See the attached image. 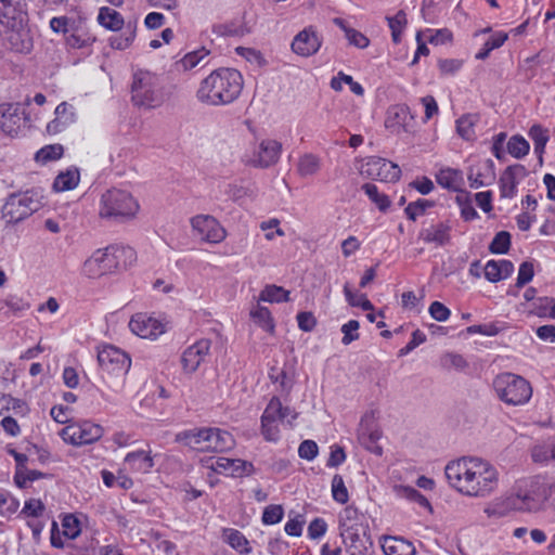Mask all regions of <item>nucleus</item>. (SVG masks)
I'll list each match as a JSON object with an SVG mask.
<instances>
[{
	"instance_id": "nucleus-3",
	"label": "nucleus",
	"mask_w": 555,
	"mask_h": 555,
	"mask_svg": "<svg viewBox=\"0 0 555 555\" xmlns=\"http://www.w3.org/2000/svg\"><path fill=\"white\" fill-rule=\"evenodd\" d=\"M135 260V251L129 246H108L94 250L81 266V275L88 279H100L114 273L120 268V261Z\"/></svg>"
},
{
	"instance_id": "nucleus-63",
	"label": "nucleus",
	"mask_w": 555,
	"mask_h": 555,
	"mask_svg": "<svg viewBox=\"0 0 555 555\" xmlns=\"http://www.w3.org/2000/svg\"><path fill=\"white\" fill-rule=\"evenodd\" d=\"M64 534L70 539H75L79 532V521L73 515H67L63 519Z\"/></svg>"
},
{
	"instance_id": "nucleus-5",
	"label": "nucleus",
	"mask_w": 555,
	"mask_h": 555,
	"mask_svg": "<svg viewBox=\"0 0 555 555\" xmlns=\"http://www.w3.org/2000/svg\"><path fill=\"white\" fill-rule=\"evenodd\" d=\"M493 388L499 399L507 405H524L532 397L530 383L513 373L499 374L493 379Z\"/></svg>"
},
{
	"instance_id": "nucleus-32",
	"label": "nucleus",
	"mask_w": 555,
	"mask_h": 555,
	"mask_svg": "<svg viewBox=\"0 0 555 555\" xmlns=\"http://www.w3.org/2000/svg\"><path fill=\"white\" fill-rule=\"evenodd\" d=\"M98 21L100 25L113 31L120 30L125 23L119 12L107 7L100 9Z\"/></svg>"
},
{
	"instance_id": "nucleus-24",
	"label": "nucleus",
	"mask_w": 555,
	"mask_h": 555,
	"mask_svg": "<svg viewBox=\"0 0 555 555\" xmlns=\"http://www.w3.org/2000/svg\"><path fill=\"white\" fill-rule=\"evenodd\" d=\"M514 271L509 260H489L485 266V276L489 282L495 283L507 279Z\"/></svg>"
},
{
	"instance_id": "nucleus-16",
	"label": "nucleus",
	"mask_w": 555,
	"mask_h": 555,
	"mask_svg": "<svg viewBox=\"0 0 555 555\" xmlns=\"http://www.w3.org/2000/svg\"><path fill=\"white\" fill-rule=\"evenodd\" d=\"M26 0H0V23L15 28L27 17Z\"/></svg>"
},
{
	"instance_id": "nucleus-7",
	"label": "nucleus",
	"mask_w": 555,
	"mask_h": 555,
	"mask_svg": "<svg viewBox=\"0 0 555 555\" xmlns=\"http://www.w3.org/2000/svg\"><path fill=\"white\" fill-rule=\"evenodd\" d=\"M41 207V198L34 190L13 193L5 199L1 218L7 224H16Z\"/></svg>"
},
{
	"instance_id": "nucleus-41",
	"label": "nucleus",
	"mask_w": 555,
	"mask_h": 555,
	"mask_svg": "<svg viewBox=\"0 0 555 555\" xmlns=\"http://www.w3.org/2000/svg\"><path fill=\"white\" fill-rule=\"evenodd\" d=\"M134 37L135 26L128 23L122 34L109 38V44L113 49L125 50L131 46Z\"/></svg>"
},
{
	"instance_id": "nucleus-50",
	"label": "nucleus",
	"mask_w": 555,
	"mask_h": 555,
	"mask_svg": "<svg viewBox=\"0 0 555 555\" xmlns=\"http://www.w3.org/2000/svg\"><path fill=\"white\" fill-rule=\"evenodd\" d=\"M332 495L340 504H345L349 499L348 490L340 475H334L332 479Z\"/></svg>"
},
{
	"instance_id": "nucleus-46",
	"label": "nucleus",
	"mask_w": 555,
	"mask_h": 555,
	"mask_svg": "<svg viewBox=\"0 0 555 555\" xmlns=\"http://www.w3.org/2000/svg\"><path fill=\"white\" fill-rule=\"evenodd\" d=\"M320 169V160L312 154H306L298 162V172L302 177L312 176Z\"/></svg>"
},
{
	"instance_id": "nucleus-15",
	"label": "nucleus",
	"mask_w": 555,
	"mask_h": 555,
	"mask_svg": "<svg viewBox=\"0 0 555 555\" xmlns=\"http://www.w3.org/2000/svg\"><path fill=\"white\" fill-rule=\"evenodd\" d=\"M414 124V118L406 105L398 104L388 108L385 126L392 135L412 133Z\"/></svg>"
},
{
	"instance_id": "nucleus-60",
	"label": "nucleus",
	"mask_w": 555,
	"mask_h": 555,
	"mask_svg": "<svg viewBox=\"0 0 555 555\" xmlns=\"http://www.w3.org/2000/svg\"><path fill=\"white\" fill-rule=\"evenodd\" d=\"M318 453L319 448L313 440H305L299 444L298 455L304 460L312 461L317 457Z\"/></svg>"
},
{
	"instance_id": "nucleus-39",
	"label": "nucleus",
	"mask_w": 555,
	"mask_h": 555,
	"mask_svg": "<svg viewBox=\"0 0 555 555\" xmlns=\"http://www.w3.org/2000/svg\"><path fill=\"white\" fill-rule=\"evenodd\" d=\"M259 300L268 302H285L289 300V292L285 291L281 286L268 285L261 291Z\"/></svg>"
},
{
	"instance_id": "nucleus-4",
	"label": "nucleus",
	"mask_w": 555,
	"mask_h": 555,
	"mask_svg": "<svg viewBox=\"0 0 555 555\" xmlns=\"http://www.w3.org/2000/svg\"><path fill=\"white\" fill-rule=\"evenodd\" d=\"M131 101L133 105L152 109L164 102V91L159 78L147 70H137L131 83Z\"/></svg>"
},
{
	"instance_id": "nucleus-35",
	"label": "nucleus",
	"mask_w": 555,
	"mask_h": 555,
	"mask_svg": "<svg viewBox=\"0 0 555 555\" xmlns=\"http://www.w3.org/2000/svg\"><path fill=\"white\" fill-rule=\"evenodd\" d=\"M223 540L232 548H234L241 554H249L251 552V547L249 546L248 540L241 531L236 529H224Z\"/></svg>"
},
{
	"instance_id": "nucleus-43",
	"label": "nucleus",
	"mask_w": 555,
	"mask_h": 555,
	"mask_svg": "<svg viewBox=\"0 0 555 555\" xmlns=\"http://www.w3.org/2000/svg\"><path fill=\"white\" fill-rule=\"evenodd\" d=\"M507 33H496L492 37H490L483 44L482 49L476 54L477 60H486L490 52L494 49H498L504 44L507 40Z\"/></svg>"
},
{
	"instance_id": "nucleus-58",
	"label": "nucleus",
	"mask_w": 555,
	"mask_h": 555,
	"mask_svg": "<svg viewBox=\"0 0 555 555\" xmlns=\"http://www.w3.org/2000/svg\"><path fill=\"white\" fill-rule=\"evenodd\" d=\"M283 508L281 505H269L264 508L262 514V521L266 525H274L281 521L283 517Z\"/></svg>"
},
{
	"instance_id": "nucleus-28",
	"label": "nucleus",
	"mask_w": 555,
	"mask_h": 555,
	"mask_svg": "<svg viewBox=\"0 0 555 555\" xmlns=\"http://www.w3.org/2000/svg\"><path fill=\"white\" fill-rule=\"evenodd\" d=\"M522 171L524 167L520 165L508 166L500 177V192L504 198H512L516 194V186L518 181L516 180V171Z\"/></svg>"
},
{
	"instance_id": "nucleus-37",
	"label": "nucleus",
	"mask_w": 555,
	"mask_h": 555,
	"mask_svg": "<svg viewBox=\"0 0 555 555\" xmlns=\"http://www.w3.org/2000/svg\"><path fill=\"white\" fill-rule=\"evenodd\" d=\"M233 446V437L230 433L210 428V452H223Z\"/></svg>"
},
{
	"instance_id": "nucleus-14",
	"label": "nucleus",
	"mask_w": 555,
	"mask_h": 555,
	"mask_svg": "<svg viewBox=\"0 0 555 555\" xmlns=\"http://www.w3.org/2000/svg\"><path fill=\"white\" fill-rule=\"evenodd\" d=\"M194 232L205 242L218 244L227 237L225 229L210 215H197L191 219Z\"/></svg>"
},
{
	"instance_id": "nucleus-33",
	"label": "nucleus",
	"mask_w": 555,
	"mask_h": 555,
	"mask_svg": "<svg viewBox=\"0 0 555 555\" xmlns=\"http://www.w3.org/2000/svg\"><path fill=\"white\" fill-rule=\"evenodd\" d=\"M333 22L345 33V37L348 40L349 44L354 46L359 49H364L369 47V38L362 33L358 31L357 29L349 27L343 18L336 17L333 20Z\"/></svg>"
},
{
	"instance_id": "nucleus-61",
	"label": "nucleus",
	"mask_w": 555,
	"mask_h": 555,
	"mask_svg": "<svg viewBox=\"0 0 555 555\" xmlns=\"http://www.w3.org/2000/svg\"><path fill=\"white\" fill-rule=\"evenodd\" d=\"M261 431L266 440L276 441L280 437L279 422L261 420Z\"/></svg>"
},
{
	"instance_id": "nucleus-20",
	"label": "nucleus",
	"mask_w": 555,
	"mask_h": 555,
	"mask_svg": "<svg viewBox=\"0 0 555 555\" xmlns=\"http://www.w3.org/2000/svg\"><path fill=\"white\" fill-rule=\"evenodd\" d=\"M320 48L321 39L312 26H309L299 31L292 42V50L301 56L313 55L319 51Z\"/></svg>"
},
{
	"instance_id": "nucleus-21",
	"label": "nucleus",
	"mask_w": 555,
	"mask_h": 555,
	"mask_svg": "<svg viewBox=\"0 0 555 555\" xmlns=\"http://www.w3.org/2000/svg\"><path fill=\"white\" fill-rule=\"evenodd\" d=\"M176 439L196 451L210 452V428L183 431Z\"/></svg>"
},
{
	"instance_id": "nucleus-25",
	"label": "nucleus",
	"mask_w": 555,
	"mask_h": 555,
	"mask_svg": "<svg viewBox=\"0 0 555 555\" xmlns=\"http://www.w3.org/2000/svg\"><path fill=\"white\" fill-rule=\"evenodd\" d=\"M125 464L128 465L132 472L146 474L153 468L154 461L151 456V451L138 450L126 455Z\"/></svg>"
},
{
	"instance_id": "nucleus-34",
	"label": "nucleus",
	"mask_w": 555,
	"mask_h": 555,
	"mask_svg": "<svg viewBox=\"0 0 555 555\" xmlns=\"http://www.w3.org/2000/svg\"><path fill=\"white\" fill-rule=\"evenodd\" d=\"M363 518V515L360 514L357 508L347 506L344 508L339 516L340 532H345L358 527H364Z\"/></svg>"
},
{
	"instance_id": "nucleus-56",
	"label": "nucleus",
	"mask_w": 555,
	"mask_h": 555,
	"mask_svg": "<svg viewBox=\"0 0 555 555\" xmlns=\"http://www.w3.org/2000/svg\"><path fill=\"white\" fill-rule=\"evenodd\" d=\"M207 55L208 51L206 49L193 51L184 55V57L181 60V65L184 69H192Z\"/></svg>"
},
{
	"instance_id": "nucleus-40",
	"label": "nucleus",
	"mask_w": 555,
	"mask_h": 555,
	"mask_svg": "<svg viewBox=\"0 0 555 555\" xmlns=\"http://www.w3.org/2000/svg\"><path fill=\"white\" fill-rule=\"evenodd\" d=\"M362 190L380 211H386L389 208V197L386 194L380 193L375 184L364 183L362 185Z\"/></svg>"
},
{
	"instance_id": "nucleus-44",
	"label": "nucleus",
	"mask_w": 555,
	"mask_h": 555,
	"mask_svg": "<svg viewBox=\"0 0 555 555\" xmlns=\"http://www.w3.org/2000/svg\"><path fill=\"white\" fill-rule=\"evenodd\" d=\"M440 365L446 370L463 371L468 366L467 361L462 354L455 352H447L440 358Z\"/></svg>"
},
{
	"instance_id": "nucleus-52",
	"label": "nucleus",
	"mask_w": 555,
	"mask_h": 555,
	"mask_svg": "<svg viewBox=\"0 0 555 555\" xmlns=\"http://www.w3.org/2000/svg\"><path fill=\"white\" fill-rule=\"evenodd\" d=\"M344 293L349 305L353 307H360L364 311L373 310L372 302L366 298L364 294L356 295L351 292L348 285H345Z\"/></svg>"
},
{
	"instance_id": "nucleus-10",
	"label": "nucleus",
	"mask_w": 555,
	"mask_h": 555,
	"mask_svg": "<svg viewBox=\"0 0 555 555\" xmlns=\"http://www.w3.org/2000/svg\"><path fill=\"white\" fill-rule=\"evenodd\" d=\"M60 436L66 443L79 447L98 441L103 436V428L90 421L75 422L67 424Z\"/></svg>"
},
{
	"instance_id": "nucleus-27",
	"label": "nucleus",
	"mask_w": 555,
	"mask_h": 555,
	"mask_svg": "<svg viewBox=\"0 0 555 555\" xmlns=\"http://www.w3.org/2000/svg\"><path fill=\"white\" fill-rule=\"evenodd\" d=\"M382 548L385 555H414L415 553L411 542L397 537H385Z\"/></svg>"
},
{
	"instance_id": "nucleus-47",
	"label": "nucleus",
	"mask_w": 555,
	"mask_h": 555,
	"mask_svg": "<svg viewBox=\"0 0 555 555\" xmlns=\"http://www.w3.org/2000/svg\"><path fill=\"white\" fill-rule=\"evenodd\" d=\"M250 317L254 319L256 323H258L264 330L269 332L273 331V319L271 317V312L267 307L257 306L254 310L250 311Z\"/></svg>"
},
{
	"instance_id": "nucleus-17",
	"label": "nucleus",
	"mask_w": 555,
	"mask_h": 555,
	"mask_svg": "<svg viewBox=\"0 0 555 555\" xmlns=\"http://www.w3.org/2000/svg\"><path fill=\"white\" fill-rule=\"evenodd\" d=\"M129 327L135 335L150 339H155L165 332V325L160 321L142 313L131 318Z\"/></svg>"
},
{
	"instance_id": "nucleus-9",
	"label": "nucleus",
	"mask_w": 555,
	"mask_h": 555,
	"mask_svg": "<svg viewBox=\"0 0 555 555\" xmlns=\"http://www.w3.org/2000/svg\"><path fill=\"white\" fill-rule=\"evenodd\" d=\"M540 507V503L528 494H512L505 499L495 500L490 503L485 513L488 517L501 518L511 511L532 512Z\"/></svg>"
},
{
	"instance_id": "nucleus-23",
	"label": "nucleus",
	"mask_w": 555,
	"mask_h": 555,
	"mask_svg": "<svg viewBox=\"0 0 555 555\" xmlns=\"http://www.w3.org/2000/svg\"><path fill=\"white\" fill-rule=\"evenodd\" d=\"M450 231V225L443 222H437L423 228L418 237L425 243L444 246L449 244L451 240Z\"/></svg>"
},
{
	"instance_id": "nucleus-51",
	"label": "nucleus",
	"mask_w": 555,
	"mask_h": 555,
	"mask_svg": "<svg viewBox=\"0 0 555 555\" xmlns=\"http://www.w3.org/2000/svg\"><path fill=\"white\" fill-rule=\"evenodd\" d=\"M269 377L273 383H279L280 391L288 395L293 388V382L287 377L285 371L272 367Z\"/></svg>"
},
{
	"instance_id": "nucleus-57",
	"label": "nucleus",
	"mask_w": 555,
	"mask_h": 555,
	"mask_svg": "<svg viewBox=\"0 0 555 555\" xmlns=\"http://www.w3.org/2000/svg\"><path fill=\"white\" fill-rule=\"evenodd\" d=\"M506 150L515 158L525 157L530 150L528 141H507Z\"/></svg>"
},
{
	"instance_id": "nucleus-59",
	"label": "nucleus",
	"mask_w": 555,
	"mask_h": 555,
	"mask_svg": "<svg viewBox=\"0 0 555 555\" xmlns=\"http://www.w3.org/2000/svg\"><path fill=\"white\" fill-rule=\"evenodd\" d=\"M428 312L430 317L438 321V322H444L450 318L451 311L448 307H446L440 301H434L430 304Z\"/></svg>"
},
{
	"instance_id": "nucleus-42",
	"label": "nucleus",
	"mask_w": 555,
	"mask_h": 555,
	"mask_svg": "<svg viewBox=\"0 0 555 555\" xmlns=\"http://www.w3.org/2000/svg\"><path fill=\"white\" fill-rule=\"evenodd\" d=\"M479 121L477 114H465L456 120V132L463 139L475 134L474 128Z\"/></svg>"
},
{
	"instance_id": "nucleus-54",
	"label": "nucleus",
	"mask_w": 555,
	"mask_h": 555,
	"mask_svg": "<svg viewBox=\"0 0 555 555\" xmlns=\"http://www.w3.org/2000/svg\"><path fill=\"white\" fill-rule=\"evenodd\" d=\"M456 202L461 207V216L464 220L470 221L478 216L476 209L472 206L469 202L468 194L463 193L457 195Z\"/></svg>"
},
{
	"instance_id": "nucleus-26",
	"label": "nucleus",
	"mask_w": 555,
	"mask_h": 555,
	"mask_svg": "<svg viewBox=\"0 0 555 555\" xmlns=\"http://www.w3.org/2000/svg\"><path fill=\"white\" fill-rule=\"evenodd\" d=\"M288 416H291L288 423L292 424V421L296 420L297 413L292 411L289 408L282 406L280 399L278 397H273L268 403L261 420L283 422Z\"/></svg>"
},
{
	"instance_id": "nucleus-45",
	"label": "nucleus",
	"mask_w": 555,
	"mask_h": 555,
	"mask_svg": "<svg viewBox=\"0 0 555 555\" xmlns=\"http://www.w3.org/2000/svg\"><path fill=\"white\" fill-rule=\"evenodd\" d=\"M388 26L391 29V37L395 43H399L401 40V33L406 25V14L403 11H399L395 16L387 17Z\"/></svg>"
},
{
	"instance_id": "nucleus-6",
	"label": "nucleus",
	"mask_w": 555,
	"mask_h": 555,
	"mask_svg": "<svg viewBox=\"0 0 555 555\" xmlns=\"http://www.w3.org/2000/svg\"><path fill=\"white\" fill-rule=\"evenodd\" d=\"M139 210V204L127 191L119 189L107 190L101 197L100 217L113 220L133 218Z\"/></svg>"
},
{
	"instance_id": "nucleus-1",
	"label": "nucleus",
	"mask_w": 555,
	"mask_h": 555,
	"mask_svg": "<svg viewBox=\"0 0 555 555\" xmlns=\"http://www.w3.org/2000/svg\"><path fill=\"white\" fill-rule=\"evenodd\" d=\"M444 474L452 488L470 498H487L499 485L496 468L480 457L463 456L451 461Z\"/></svg>"
},
{
	"instance_id": "nucleus-13",
	"label": "nucleus",
	"mask_w": 555,
	"mask_h": 555,
	"mask_svg": "<svg viewBox=\"0 0 555 555\" xmlns=\"http://www.w3.org/2000/svg\"><path fill=\"white\" fill-rule=\"evenodd\" d=\"M281 149L279 141H255L253 151L244 155V162L254 167L267 168L278 162Z\"/></svg>"
},
{
	"instance_id": "nucleus-22",
	"label": "nucleus",
	"mask_w": 555,
	"mask_h": 555,
	"mask_svg": "<svg viewBox=\"0 0 555 555\" xmlns=\"http://www.w3.org/2000/svg\"><path fill=\"white\" fill-rule=\"evenodd\" d=\"M210 467L218 474H229L231 476H241L250 474L253 464L240 459L218 457Z\"/></svg>"
},
{
	"instance_id": "nucleus-19",
	"label": "nucleus",
	"mask_w": 555,
	"mask_h": 555,
	"mask_svg": "<svg viewBox=\"0 0 555 555\" xmlns=\"http://www.w3.org/2000/svg\"><path fill=\"white\" fill-rule=\"evenodd\" d=\"M210 350V340L201 339L188 347L181 357V364L185 373H194L201 363L208 356Z\"/></svg>"
},
{
	"instance_id": "nucleus-30",
	"label": "nucleus",
	"mask_w": 555,
	"mask_h": 555,
	"mask_svg": "<svg viewBox=\"0 0 555 555\" xmlns=\"http://www.w3.org/2000/svg\"><path fill=\"white\" fill-rule=\"evenodd\" d=\"M80 181V173L77 168H68L61 171L53 182V190L56 192H65L74 190Z\"/></svg>"
},
{
	"instance_id": "nucleus-38",
	"label": "nucleus",
	"mask_w": 555,
	"mask_h": 555,
	"mask_svg": "<svg viewBox=\"0 0 555 555\" xmlns=\"http://www.w3.org/2000/svg\"><path fill=\"white\" fill-rule=\"evenodd\" d=\"M63 153L64 147L59 143L46 145L35 154V160L41 165H46L60 159Z\"/></svg>"
},
{
	"instance_id": "nucleus-55",
	"label": "nucleus",
	"mask_w": 555,
	"mask_h": 555,
	"mask_svg": "<svg viewBox=\"0 0 555 555\" xmlns=\"http://www.w3.org/2000/svg\"><path fill=\"white\" fill-rule=\"evenodd\" d=\"M359 322L357 320H350L341 326V333L344 334L341 343L349 345L359 338Z\"/></svg>"
},
{
	"instance_id": "nucleus-11",
	"label": "nucleus",
	"mask_w": 555,
	"mask_h": 555,
	"mask_svg": "<svg viewBox=\"0 0 555 555\" xmlns=\"http://www.w3.org/2000/svg\"><path fill=\"white\" fill-rule=\"evenodd\" d=\"M98 363L107 374L125 377L131 366V359L119 348L107 345L99 349Z\"/></svg>"
},
{
	"instance_id": "nucleus-31",
	"label": "nucleus",
	"mask_w": 555,
	"mask_h": 555,
	"mask_svg": "<svg viewBox=\"0 0 555 555\" xmlns=\"http://www.w3.org/2000/svg\"><path fill=\"white\" fill-rule=\"evenodd\" d=\"M436 180L439 185L453 192L461 191L463 185L462 172L451 168L441 169L437 173Z\"/></svg>"
},
{
	"instance_id": "nucleus-12",
	"label": "nucleus",
	"mask_w": 555,
	"mask_h": 555,
	"mask_svg": "<svg viewBox=\"0 0 555 555\" xmlns=\"http://www.w3.org/2000/svg\"><path fill=\"white\" fill-rule=\"evenodd\" d=\"M366 177L384 182H396L401 176L399 166L382 157H370L360 166Z\"/></svg>"
},
{
	"instance_id": "nucleus-62",
	"label": "nucleus",
	"mask_w": 555,
	"mask_h": 555,
	"mask_svg": "<svg viewBox=\"0 0 555 555\" xmlns=\"http://www.w3.org/2000/svg\"><path fill=\"white\" fill-rule=\"evenodd\" d=\"M534 274L533 264L531 262L525 261L520 264L518 270V276L516 286L522 287L527 283H529Z\"/></svg>"
},
{
	"instance_id": "nucleus-8",
	"label": "nucleus",
	"mask_w": 555,
	"mask_h": 555,
	"mask_svg": "<svg viewBox=\"0 0 555 555\" xmlns=\"http://www.w3.org/2000/svg\"><path fill=\"white\" fill-rule=\"evenodd\" d=\"M30 98H26L23 104L2 103L0 104V130L9 137L18 134L22 127L29 126V115L22 111L21 105L29 106Z\"/></svg>"
},
{
	"instance_id": "nucleus-18",
	"label": "nucleus",
	"mask_w": 555,
	"mask_h": 555,
	"mask_svg": "<svg viewBox=\"0 0 555 555\" xmlns=\"http://www.w3.org/2000/svg\"><path fill=\"white\" fill-rule=\"evenodd\" d=\"M340 537L350 555H369L373 543L366 533L365 526L340 532Z\"/></svg>"
},
{
	"instance_id": "nucleus-49",
	"label": "nucleus",
	"mask_w": 555,
	"mask_h": 555,
	"mask_svg": "<svg viewBox=\"0 0 555 555\" xmlns=\"http://www.w3.org/2000/svg\"><path fill=\"white\" fill-rule=\"evenodd\" d=\"M534 311L539 317L555 319V299L552 297L538 298L534 302Z\"/></svg>"
},
{
	"instance_id": "nucleus-29",
	"label": "nucleus",
	"mask_w": 555,
	"mask_h": 555,
	"mask_svg": "<svg viewBox=\"0 0 555 555\" xmlns=\"http://www.w3.org/2000/svg\"><path fill=\"white\" fill-rule=\"evenodd\" d=\"M73 107L66 102H62L55 108V118L47 125V131L54 135L61 131V127L74 120Z\"/></svg>"
},
{
	"instance_id": "nucleus-36",
	"label": "nucleus",
	"mask_w": 555,
	"mask_h": 555,
	"mask_svg": "<svg viewBox=\"0 0 555 555\" xmlns=\"http://www.w3.org/2000/svg\"><path fill=\"white\" fill-rule=\"evenodd\" d=\"M531 459L534 463L546 465L555 461V442H541L531 448Z\"/></svg>"
},
{
	"instance_id": "nucleus-53",
	"label": "nucleus",
	"mask_w": 555,
	"mask_h": 555,
	"mask_svg": "<svg viewBox=\"0 0 555 555\" xmlns=\"http://www.w3.org/2000/svg\"><path fill=\"white\" fill-rule=\"evenodd\" d=\"M433 206V202H429L427 199H417L416 202L410 203L405 207V214L409 219L414 221L418 216L423 215L427 208H430Z\"/></svg>"
},
{
	"instance_id": "nucleus-48",
	"label": "nucleus",
	"mask_w": 555,
	"mask_h": 555,
	"mask_svg": "<svg viewBox=\"0 0 555 555\" xmlns=\"http://www.w3.org/2000/svg\"><path fill=\"white\" fill-rule=\"evenodd\" d=\"M511 246V234L506 231H501L493 237L489 249L493 254H506Z\"/></svg>"
},
{
	"instance_id": "nucleus-2",
	"label": "nucleus",
	"mask_w": 555,
	"mask_h": 555,
	"mask_svg": "<svg viewBox=\"0 0 555 555\" xmlns=\"http://www.w3.org/2000/svg\"><path fill=\"white\" fill-rule=\"evenodd\" d=\"M243 88V77L234 68H219L206 77L197 90V99L210 105L233 102Z\"/></svg>"
},
{
	"instance_id": "nucleus-64",
	"label": "nucleus",
	"mask_w": 555,
	"mask_h": 555,
	"mask_svg": "<svg viewBox=\"0 0 555 555\" xmlns=\"http://www.w3.org/2000/svg\"><path fill=\"white\" fill-rule=\"evenodd\" d=\"M297 322L298 327L304 332H311L317 325V320L314 315L311 312L307 311L299 312L297 314Z\"/></svg>"
}]
</instances>
